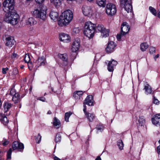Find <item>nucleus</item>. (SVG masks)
<instances>
[{
  "label": "nucleus",
  "mask_w": 160,
  "mask_h": 160,
  "mask_svg": "<svg viewBox=\"0 0 160 160\" xmlns=\"http://www.w3.org/2000/svg\"><path fill=\"white\" fill-rule=\"evenodd\" d=\"M14 0H5L3 3V10L7 13L4 18V21L12 25H15L18 23L19 16L14 10Z\"/></svg>",
  "instance_id": "nucleus-1"
},
{
  "label": "nucleus",
  "mask_w": 160,
  "mask_h": 160,
  "mask_svg": "<svg viewBox=\"0 0 160 160\" xmlns=\"http://www.w3.org/2000/svg\"><path fill=\"white\" fill-rule=\"evenodd\" d=\"M73 17L72 12L68 10L63 12L60 17V20L58 21L59 25H66L68 24L72 20Z\"/></svg>",
  "instance_id": "nucleus-2"
},
{
  "label": "nucleus",
  "mask_w": 160,
  "mask_h": 160,
  "mask_svg": "<svg viewBox=\"0 0 160 160\" xmlns=\"http://www.w3.org/2000/svg\"><path fill=\"white\" fill-rule=\"evenodd\" d=\"M47 8L45 6H42L40 8H36L32 12L33 16L36 18L45 21L47 18Z\"/></svg>",
  "instance_id": "nucleus-3"
},
{
  "label": "nucleus",
  "mask_w": 160,
  "mask_h": 160,
  "mask_svg": "<svg viewBox=\"0 0 160 160\" xmlns=\"http://www.w3.org/2000/svg\"><path fill=\"white\" fill-rule=\"evenodd\" d=\"M95 31V25L90 22L85 23L84 33L85 35L89 38H92Z\"/></svg>",
  "instance_id": "nucleus-4"
},
{
  "label": "nucleus",
  "mask_w": 160,
  "mask_h": 160,
  "mask_svg": "<svg viewBox=\"0 0 160 160\" xmlns=\"http://www.w3.org/2000/svg\"><path fill=\"white\" fill-rule=\"evenodd\" d=\"M121 33L117 35V38L118 40H120L122 36L125 35L127 34L130 30L129 26L126 22H123L121 27Z\"/></svg>",
  "instance_id": "nucleus-5"
},
{
  "label": "nucleus",
  "mask_w": 160,
  "mask_h": 160,
  "mask_svg": "<svg viewBox=\"0 0 160 160\" xmlns=\"http://www.w3.org/2000/svg\"><path fill=\"white\" fill-rule=\"evenodd\" d=\"M121 7H123L128 13L131 12L132 9L131 0H120Z\"/></svg>",
  "instance_id": "nucleus-6"
},
{
  "label": "nucleus",
  "mask_w": 160,
  "mask_h": 160,
  "mask_svg": "<svg viewBox=\"0 0 160 160\" xmlns=\"http://www.w3.org/2000/svg\"><path fill=\"white\" fill-rule=\"evenodd\" d=\"M98 31L101 32L102 37H106L109 35V30L106 29L103 25L99 24L96 26L95 25V31Z\"/></svg>",
  "instance_id": "nucleus-7"
},
{
  "label": "nucleus",
  "mask_w": 160,
  "mask_h": 160,
  "mask_svg": "<svg viewBox=\"0 0 160 160\" xmlns=\"http://www.w3.org/2000/svg\"><path fill=\"white\" fill-rule=\"evenodd\" d=\"M117 10L115 6L112 3H109L107 5L106 12L109 15H112L116 12Z\"/></svg>",
  "instance_id": "nucleus-8"
},
{
  "label": "nucleus",
  "mask_w": 160,
  "mask_h": 160,
  "mask_svg": "<svg viewBox=\"0 0 160 160\" xmlns=\"http://www.w3.org/2000/svg\"><path fill=\"white\" fill-rule=\"evenodd\" d=\"M83 14L85 16L89 17L91 16L93 13V11L91 6L87 5H83L82 7Z\"/></svg>",
  "instance_id": "nucleus-9"
},
{
  "label": "nucleus",
  "mask_w": 160,
  "mask_h": 160,
  "mask_svg": "<svg viewBox=\"0 0 160 160\" xmlns=\"http://www.w3.org/2000/svg\"><path fill=\"white\" fill-rule=\"evenodd\" d=\"M116 44L112 41H110L108 43L107 46L106 48V52L108 53H110L113 52L115 50Z\"/></svg>",
  "instance_id": "nucleus-10"
},
{
  "label": "nucleus",
  "mask_w": 160,
  "mask_h": 160,
  "mask_svg": "<svg viewBox=\"0 0 160 160\" xmlns=\"http://www.w3.org/2000/svg\"><path fill=\"white\" fill-rule=\"evenodd\" d=\"M12 148L13 150L18 149L19 151L22 152L24 148L23 143L18 142V141H14L12 144Z\"/></svg>",
  "instance_id": "nucleus-11"
},
{
  "label": "nucleus",
  "mask_w": 160,
  "mask_h": 160,
  "mask_svg": "<svg viewBox=\"0 0 160 160\" xmlns=\"http://www.w3.org/2000/svg\"><path fill=\"white\" fill-rule=\"evenodd\" d=\"M46 62V58L44 56L39 57L36 61V67H37V68L40 66L44 65Z\"/></svg>",
  "instance_id": "nucleus-12"
},
{
  "label": "nucleus",
  "mask_w": 160,
  "mask_h": 160,
  "mask_svg": "<svg viewBox=\"0 0 160 160\" xmlns=\"http://www.w3.org/2000/svg\"><path fill=\"white\" fill-rule=\"evenodd\" d=\"M152 123L157 126H160V114H156L152 118Z\"/></svg>",
  "instance_id": "nucleus-13"
},
{
  "label": "nucleus",
  "mask_w": 160,
  "mask_h": 160,
  "mask_svg": "<svg viewBox=\"0 0 160 160\" xmlns=\"http://www.w3.org/2000/svg\"><path fill=\"white\" fill-rule=\"evenodd\" d=\"M80 47V40L79 39L74 40L72 44L71 51L73 52H76Z\"/></svg>",
  "instance_id": "nucleus-14"
},
{
  "label": "nucleus",
  "mask_w": 160,
  "mask_h": 160,
  "mask_svg": "<svg viewBox=\"0 0 160 160\" xmlns=\"http://www.w3.org/2000/svg\"><path fill=\"white\" fill-rule=\"evenodd\" d=\"M94 101L92 95L88 96L86 98L83 104H87L89 106H92L94 105Z\"/></svg>",
  "instance_id": "nucleus-15"
},
{
  "label": "nucleus",
  "mask_w": 160,
  "mask_h": 160,
  "mask_svg": "<svg viewBox=\"0 0 160 160\" xmlns=\"http://www.w3.org/2000/svg\"><path fill=\"white\" fill-rule=\"evenodd\" d=\"M118 64V62L114 59H112L109 61L108 64V69L109 72H112L114 70V68Z\"/></svg>",
  "instance_id": "nucleus-16"
},
{
  "label": "nucleus",
  "mask_w": 160,
  "mask_h": 160,
  "mask_svg": "<svg viewBox=\"0 0 160 160\" xmlns=\"http://www.w3.org/2000/svg\"><path fill=\"white\" fill-rule=\"evenodd\" d=\"M59 39L61 41L64 42H69L70 41V36L64 33H61L59 35Z\"/></svg>",
  "instance_id": "nucleus-17"
},
{
  "label": "nucleus",
  "mask_w": 160,
  "mask_h": 160,
  "mask_svg": "<svg viewBox=\"0 0 160 160\" xmlns=\"http://www.w3.org/2000/svg\"><path fill=\"white\" fill-rule=\"evenodd\" d=\"M6 45L11 47L14 44L15 41L13 37L8 36L6 38Z\"/></svg>",
  "instance_id": "nucleus-18"
},
{
  "label": "nucleus",
  "mask_w": 160,
  "mask_h": 160,
  "mask_svg": "<svg viewBox=\"0 0 160 160\" xmlns=\"http://www.w3.org/2000/svg\"><path fill=\"white\" fill-rule=\"evenodd\" d=\"M26 24L29 26H31L37 24V21L32 17L29 18L26 20Z\"/></svg>",
  "instance_id": "nucleus-19"
},
{
  "label": "nucleus",
  "mask_w": 160,
  "mask_h": 160,
  "mask_svg": "<svg viewBox=\"0 0 160 160\" xmlns=\"http://www.w3.org/2000/svg\"><path fill=\"white\" fill-rule=\"evenodd\" d=\"M83 94V92L82 91H77L73 92V97L76 100H78L80 99Z\"/></svg>",
  "instance_id": "nucleus-20"
},
{
  "label": "nucleus",
  "mask_w": 160,
  "mask_h": 160,
  "mask_svg": "<svg viewBox=\"0 0 160 160\" xmlns=\"http://www.w3.org/2000/svg\"><path fill=\"white\" fill-rule=\"evenodd\" d=\"M58 57L63 61L67 63L68 61V56L67 54H59L58 55Z\"/></svg>",
  "instance_id": "nucleus-21"
},
{
  "label": "nucleus",
  "mask_w": 160,
  "mask_h": 160,
  "mask_svg": "<svg viewBox=\"0 0 160 160\" xmlns=\"http://www.w3.org/2000/svg\"><path fill=\"white\" fill-rule=\"evenodd\" d=\"M51 18L53 20H56L58 17V14L57 12L51 11L49 14Z\"/></svg>",
  "instance_id": "nucleus-22"
},
{
  "label": "nucleus",
  "mask_w": 160,
  "mask_h": 160,
  "mask_svg": "<svg viewBox=\"0 0 160 160\" xmlns=\"http://www.w3.org/2000/svg\"><path fill=\"white\" fill-rule=\"evenodd\" d=\"M0 120L1 122L5 125L8 122V120L7 118L4 115H0Z\"/></svg>",
  "instance_id": "nucleus-23"
},
{
  "label": "nucleus",
  "mask_w": 160,
  "mask_h": 160,
  "mask_svg": "<svg viewBox=\"0 0 160 160\" xmlns=\"http://www.w3.org/2000/svg\"><path fill=\"white\" fill-rule=\"evenodd\" d=\"M89 122H92L95 119V116L94 114L88 113L85 116Z\"/></svg>",
  "instance_id": "nucleus-24"
},
{
  "label": "nucleus",
  "mask_w": 160,
  "mask_h": 160,
  "mask_svg": "<svg viewBox=\"0 0 160 160\" xmlns=\"http://www.w3.org/2000/svg\"><path fill=\"white\" fill-rule=\"evenodd\" d=\"M63 0H50L51 3H52L56 8H58L62 3Z\"/></svg>",
  "instance_id": "nucleus-25"
},
{
  "label": "nucleus",
  "mask_w": 160,
  "mask_h": 160,
  "mask_svg": "<svg viewBox=\"0 0 160 160\" xmlns=\"http://www.w3.org/2000/svg\"><path fill=\"white\" fill-rule=\"evenodd\" d=\"M12 100L15 103H18L20 102L21 100L20 95L18 93L15 95H14L12 98Z\"/></svg>",
  "instance_id": "nucleus-26"
},
{
  "label": "nucleus",
  "mask_w": 160,
  "mask_h": 160,
  "mask_svg": "<svg viewBox=\"0 0 160 160\" xmlns=\"http://www.w3.org/2000/svg\"><path fill=\"white\" fill-rule=\"evenodd\" d=\"M106 0H96V3L100 7H104L106 5Z\"/></svg>",
  "instance_id": "nucleus-27"
},
{
  "label": "nucleus",
  "mask_w": 160,
  "mask_h": 160,
  "mask_svg": "<svg viewBox=\"0 0 160 160\" xmlns=\"http://www.w3.org/2000/svg\"><path fill=\"white\" fill-rule=\"evenodd\" d=\"M144 89L145 90V93L147 94H150L152 92V90L150 86L147 84L144 87Z\"/></svg>",
  "instance_id": "nucleus-28"
},
{
  "label": "nucleus",
  "mask_w": 160,
  "mask_h": 160,
  "mask_svg": "<svg viewBox=\"0 0 160 160\" xmlns=\"http://www.w3.org/2000/svg\"><path fill=\"white\" fill-rule=\"evenodd\" d=\"M12 106V104L8 102H5L3 104L5 112H7Z\"/></svg>",
  "instance_id": "nucleus-29"
},
{
  "label": "nucleus",
  "mask_w": 160,
  "mask_h": 160,
  "mask_svg": "<svg viewBox=\"0 0 160 160\" xmlns=\"http://www.w3.org/2000/svg\"><path fill=\"white\" fill-rule=\"evenodd\" d=\"M149 46L146 42H144L141 44L140 45L141 50L144 52L148 48Z\"/></svg>",
  "instance_id": "nucleus-30"
},
{
  "label": "nucleus",
  "mask_w": 160,
  "mask_h": 160,
  "mask_svg": "<svg viewBox=\"0 0 160 160\" xmlns=\"http://www.w3.org/2000/svg\"><path fill=\"white\" fill-rule=\"evenodd\" d=\"M60 121L56 117L54 118V121L53 122V125L56 127H57L58 128L59 127L60 125Z\"/></svg>",
  "instance_id": "nucleus-31"
},
{
  "label": "nucleus",
  "mask_w": 160,
  "mask_h": 160,
  "mask_svg": "<svg viewBox=\"0 0 160 160\" xmlns=\"http://www.w3.org/2000/svg\"><path fill=\"white\" fill-rule=\"evenodd\" d=\"M117 145L120 150L123 149L124 144L122 141L121 139H119L117 142Z\"/></svg>",
  "instance_id": "nucleus-32"
},
{
  "label": "nucleus",
  "mask_w": 160,
  "mask_h": 160,
  "mask_svg": "<svg viewBox=\"0 0 160 160\" xmlns=\"http://www.w3.org/2000/svg\"><path fill=\"white\" fill-rule=\"evenodd\" d=\"M138 122L140 126H142L145 122V120L144 119V117L143 116L140 117L138 120Z\"/></svg>",
  "instance_id": "nucleus-33"
},
{
  "label": "nucleus",
  "mask_w": 160,
  "mask_h": 160,
  "mask_svg": "<svg viewBox=\"0 0 160 160\" xmlns=\"http://www.w3.org/2000/svg\"><path fill=\"white\" fill-rule=\"evenodd\" d=\"M61 139V136L60 133H57L56 135L55 141L56 143L59 142Z\"/></svg>",
  "instance_id": "nucleus-34"
},
{
  "label": "nucleus",
  "mask_w": 160,
  "mask_h": 160,
  "mask_svg": "<svg viewBox=\"0 0 160 160\" xmlns=\"http://www.w3.org/2000/svg\"><path fill=\"white\" fill-rule=\"evenodd\" d=\"M149 10L155 16L157 15V12L156 10L152 7L150 6L149 7Z\"/></svg>",
  "instance_id": "nucleus-35"
},
{
  "label": "nucleus",
  "mask_w": 160,
  "mask_h": 160,
  "mask_svg": "<svg viewBox=\"0 0 160 160\" xmlns=\"http://www.w3.org/2000/svg\"><path fill=\"white\" fill-rule=\"evenodd\" d=\"M24 61L26 62H28L30 61V56L28 54H25L24 57Z\"/></svg>",
  "instance_id": "nucleus-36"
},
{
  "label": "nucleus",
  "mask_w": 160,
  "mask_h": 160,
  "mask_svg": "<svg viewBox=\"0 0 160 160\" xmlns=\"http://www.w3.org/2000/svg\"><path fill=\"white\" fill-rule=\"evenodd\" d=\"M12 152V149L10 148L8 151L7 153V160H10L11 158V155Z\"/></svg>",
  "instance_id": "nucleus-37"
},
{
  "label": "nucleus",
  "mask_w": 160,
  "mask_h": 160,
  "mask_svg": "<svg viewBox=\"0 0 160 160\" xmlns=\"http://www.w3.org/2000/svg\"><path fill=\"white\" fill-rule=\"evenodd\" d=\"M71 114H72V113H70V112H69V113L66 112L65 113L64 118H65V120L67 122L69 121V118L70 116L71 115Z\"/></svg>",
  "instance_id": "nucleus-38"
},
{
  "label": "nucleus",
  "mask_w": 160,
  "mask_h": 160,
  "mask_svg": "<svg viewBox=\"0 0 160 160\" xmlns=\"http://www.w3.org/2000/svg\"><path fill=\"white\" fill-rule=\"evenodd\" d=\"M41 138L42 137L40 135V133H38V136L37 137H35V140L36 141V142L38 143H39L41 140Z\"/></svg>",
  "instance_id": "nucleus-39"
},
{
  "label": "nucleus",
  "mask_w": 160,
  "mask_h": 160,
  "mask_svg": "<svg viewBox=\"0 0 160 160\" xmlns=\"http://www.w3.org/2000/svg\"><path fill=\"white\" fill-rule=\"evenodd\" d=\"M1 144H2L3 146L7 145L9 143V141L5 138H3L2 141L1 142Z\"/></svg>",
  "instance_id": "nucleus-40"
},
{
  "label": "nucleus",
  "mask_w": 160,
  "mask_h": 160,
  "mask_svg": "<svg viewBox=\"0 0 160 160\" xmlns=\"http://www.w3.org/2000/svg\"><path fill=\"white\" fill-rule=\"evenodd\" d=\"M10 93L11 95L13 96L14 95H16V94H17L18 93H17L16 92L15 90L13 88H12L11 89Z\"/></svg>",
  "instance_id": "nucleus-41"
},
{
  "label": "nucleus",
  "mask_w": 160,
  "mask_h": 160,
  "mask_svg": "<svg viewBox=\"0 0 160 160\" xmlns=\"http://www.w3.org/2000/svg\"><path fill=\"white\" fill-rule=\"evenodd\" d=\"M28 63V68L30 70H32L33 67V64L32 62L30 61L28 62L27 63Z\"/></svg>",
  "instance_id": "nucleus-42"
},
{
  "label": "nucleus",
  "mask_w": 160,
  "mask_h": 160,
  "mask_svg": "<svg viewBox=\"0 0 160 160\" xmlns=\"http://www.w3.org/2000/svg\"><path fill=\"white\" fill-rule=\"evenodd\" d=\"M156 49L155 48L152 47H151L149 49V52L150 53L152 54L155 53V52Z\"/></svg>",
  "instance_id": "nucleus-43"
},
{
  "label": "nucleus",
  "mask_w": 160,
  "mask_h": 160,
  "mask_svg": "<svg viewBox=\"0 0 160 160\" xmlns=\"http://www.w3.org/2000/svg\"><path fill=\"white\" fill-rule=\"evenodd\" d=\"M8 70V68H3L2 69V72L3 74H5L7 73V71Z\"/></svg>",
  "instance_id": "nucleus-44"
},
{
  "label": "nucleus",
  "mask_w": 160,
  "mask_h": 160,
  "mask_svg": "<svg viewBox=\"0 0 160 160\" xmlns=\"http://www.w3.org/2000/svg\"><path fill=\"white\" fill-rule=\"evenodd\" d=\"M96 129L98 131H100L102 132L103 130V127L102 126H100L99 127H97L96 128Z\"/></svg>",
  "instance_id": "nucleus-45"
},
{
  "label": "nucleus",
  "mask_w": 160,
  "mask_h": 160,
  "mask_svg": "<svg viewBox=\"0 0 160 160\" xmlns=\"http://www.w3.org/2000/svg\"><path fill=\"white\" fill-rule=\"evenodd\" d=\"M159 101L157 99L155 98V97H154L153 99V102L154 103L156 104H158L159 103Z\"/></svg>",
  "instance_id": "nucleus-46"
},
{
  "label": "nucleus",
  "mask_w": 160,
  "mask_h": 160,
  "mask_svg": "<svg viewBox=\"0 0 160 160\" xmlns=\"http://www.w3.org/2000/svg\"><path fill=\"white\" fill-rule=\"evenodd\" d=\"M45 0H35V2L41 4Z\"/></svg>",
  "instance_id": "nucleus-47"
},
{
  "label": "nucleus",
  "mask_w": 160,
  "mask_h": 160,
  "mask_svg": "<svg viewBox=\"0 0 160 160\" xmlns=\"http://www.w3.org/2000/svg\"><path fill=\"white\" fill-rule=\"evenodd\" d=\"M73 32L75 33H78L79 32V30L78 28H74L73 30Z\"/></svg>",
  "instance_id": "nucleus-48"
},
{
  "label": "nucleus",
  "mask_w": 160,
  "mask_h": 160,
  "mask_svg": "<svg viewBox=\"0 0 160 160\" xmlns=\"http://www.w3.org/2000/svg\"><path fill=\"white\" fill-rule=\"evenodd\" d=\"M38 100H39L42 102H45V98L44 97L39 98L38 99Z\"/></svg>",
  "instance_id": "nucleus-49"
},
{
  "label": "nucleus",
  "mask_w": 160,
  "mask_h": 160,
  "mask_svg": "<svg viewBox=\"0 0 160 160\" xmlns=\"http://www.w3.org/2000/svg\"><path fill=\"white\" fill-rule=\"evenodd\" d=\"M157 152L158 154H160V145L157 147Z\"/></svg>",
  "instance_id": "nucleus-50"
},
{
  "label": "nucleus",
  "mask_w": 160,
  "mask_h": 160,
  "mask_svg": "<svg viewBox=\"0 0 160 160\" xmlns=\"http://www.w3.org/2000/svg\"><path fill=\"white\" fill-rule=\"evenodd\" d=\"M13 72L15 74H17L18 73V70L17 68H15L13 69Z\"/></svg>",
  "instance_id": "nucleus-51"
},
{
  "label": "nucleus",
  "mask_w": 160,
  "mask_h": 160,
  "mask_svg": "<svg viewBox=\"0 0 160 160\" xmlns=\"http://www.w3.org/2000/svg\"><path fill=\"white\" fill-rule=\"evenodd\" d=\"M17 55V54H16V53H13L12 54V55L11 56V57L12 58H14L16 57Z\"/></svg>",
  "instance_id": "nucleus-52"
},
{
  "label": "nucleus",
  "mask_w": 160,
  "mask_h": 160,
  "mask_svg": "<svg viewBox=\"0 0 160 160\" xmlns=\"http://www.w3.org/2000/svg\"><path fill=\"white\" fill-rule=\"evenodd\" d=\"M83 112L84 113V114H85V115L86 116L87 114L89 112H87L86 111V108H84L83 109Z\"/></svg>",
  "instance_id": "nucleus-53"
},
{
  "label": "nucleus",
  "mask_w": 160,
  "mask_h": 160,
  "mask_svg": "<svg viewBox=\"0 0 160 160\" xmlns=\"http://www.w3.org/2000/svg\"><path fill=\"white\" fill-rule=\"evenodd\" d=\"M159 54H157L156 56L154 57V58L155 60H156V59L157 58H158L159 57Z\"/></svg>",
  "instance_id": "nucleus-54"
},
{
  "label": "nucleus",
  "mask_w": 160,
  "mask_h": 160,
  "mask_svg": "<svg viewBox=\"0 0 160 160\" xmlns=\"http://www.w3.org/2000/svg\"><path fill=\"white\" fill-rule=\"evenodd\" d=\"M95 160H102L100 156H98L95 159Z\"/></svg>",
  "instance_id": "nucleus-55"
},
{
  "label": "nucleus",
  "mask_w": 160,
  "mask_h": 160,
  "mask_svg": "<svg viewBox=\"0 0 160 160\" xmlns=\"http://www.w3.org/2000/svg\"><path fill=\"white\" fill-rule=\"evenodd\" d=\"M54 160H61V159L60 158H58L56 156L54 157Z\"/></svg>",
  "instance_id": "nucleus-56"
},
{
  "label": "nucleus",
  "mask_w": 160,
  "mask_h": 160,
  "mask_svg": "<svg viewBox=\"0 0 160 160\" xmlns=\"http://www.w3.org/2000/svg\"><path fill=\"white\" fill-rule=\"evenodd\" d=\"M51 113H52V112L50 110L48 111L47 112V114H50Z\"/></svg>",
  "instance_id": "nucleus-57"
},
{
  "label": "nucleus",
  "mask_w": 160,
  "mask_h": 160,
  "mask_svg": "<svg viewBox=\"0 0 160 160\" xmlns=\"http://www.w3.org/2000/svg\"><path fill=\"white\" fill-rule=\"evenodd\" d=\"M2 104V102H1V99H0V107H1V105Z\"/></svg>",
  "instance_id": "nucleus-58"
},
{
  "label": "nucleus",
  "mask_w": 160,
  "mask_h": 160,
  "mask_svg": "<svg viewBox=\"0 0 160 160\" xmlns=\"http://www.w3.org/2000/svg\"><path fill=\"white\" fill-rule=\"evenodd\" d=\"M86 104H83V107H84V108H86Z\"/></svg>",
  "instance_id": "nucleus-59"
},
{
  "label": "nucleus",
  "mask_w": 160,
  "mask_h": 160,
  "mask_svg": "<svg viewBox=\"0 0 160 160\" xmlns=\"http://www.w3.org/2000/svg\"><path fill=\"white\" fill-rule=\"evenodd\" d=\"M24 67V66L23 65H22L21 67V68H23Z\"/></svg>",
  "instance_id": "nucleus-60"
},
{
  "label": "nucleus",
  "mask_w": 160,
  "mask_h": 160,
  "mask_svg": "<svg viewBox=\"0 0 160 160\" xmlns=\"http://www.w3.org/2000/svg\"><path fill=\"white\" fill-rule=\"evenodd\" d=\"M89 2H91V1H93V0H87Z\"/></svg>",
  "instance_id": "nucleus-61"
},
{
  "label": "nucleus",
  "mask_w": 160,
  "mask_h": 160,
  "mask_svg": "<svg viewBox=\"0 0 160 160\" xmlns=\"http://www.w3.org/2000/svg\"><path fill=\"white\" fill-rule=\"evenodd\" d=\"M51 89H52V91H53V89L52 88H51Z\"/></svg>",
  "instance_id": "nucleus-62"
},
{
  "label": "nucleus",
  "mask_w": 160,
  "mask_h": 160,
  "mask_svg": "<svg viewBox=\"0 0 160 160\" xmlns=\"http://www.w3.org/2000/svg\"><path fill=\"white\" fill-rule=\"evenodd\" d=\"M46 94V93H45V94H44V96H45Z\"/></svg>",
  "instance_id": "nucleus-63"
},
{
  "label": "nucleus",
  "mask_w": 160,
  "mask_h": 160,
  "mask_svg": "<svg viewBox=\"0 0 160 160\" xmlns=\"http://www.w3.org/2000/svg\"><path fill=\"white\" fill-rule=\"evenodd\" d=\"M21 107V106H20L19 108H20Z\"/></svg>",
  "instance_id": "nucleus-64"
}]
</instances>
